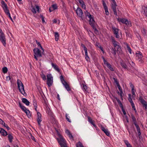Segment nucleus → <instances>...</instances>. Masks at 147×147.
Segmentation results:
<instances>
[{
  "label": "nucleus",
  "mask_w": 147,
  "mask_h": 147,
  "mask_svg": "<svg viewBox=\"0 0 147 147\" xmlns=\"http://www.w3.org/2000/svg\"><path fill=\"white\" fill-rule=\"evenodd\" d=\"M17 84L20 92L24 96H26V94L24 90V86L21 81L19 79H18Z\"/></svg>",
  "instance_id": "f257e3e1"
},
{
  "label": "nucleus",
  "mask_w": 147,
  "mask_h": 147,
  "mask_svg": "<svg viewBox=\"0 0 147 147\" xmlns=\"http://www.w3.org/2000/svg\"><path fill=\"white\" fill-rule=\"evenodd\" d=\"M57 140L61 147H67L66 141L61 135H59V138Z\"/></svg>",
  "instance_id": "f03ea898"
},
{
  "label": "nucleus",
  "mask_w": 147,
  "mask_h": 147,
  "mask_svg": "<svg viewBox=\"0 0 147 147\" xmlns=\"http://www.w3.org/2000/svg\"><path fill=\"white\" fill-rule=\"evenodd\" d=\"M111 39L114 48L116 49H117V51H119L121 50V47L119 43L118 42L116 41L115 38L113 37H111Z\"/></svg>",
  "instance_id": "7ed1b4c3"
},
{
  "label": "nucleus",
  "mask_w": 147,
  "mask_h": 147,
  "mask_svg": "<svg viewBox=\"0 0 147 147\" xmlns=\"http://www.w3.org/2000/svg\"><path fill=\"white\" fill-rule=\"evenodd\" d=\"M33 51L34 53V58L36 60H38V57H41L42 56L40 49L38 48H35Z\"/></svg>",
  "instance_id": "20e7f679"
},
{
  "label": "nucleus",
  "mask_w": 147,
  "mask_h": 147,
  "mask_svg": "<svg viewBox=\"0 0 147 147\" xmlns=\"http://www.w3.org/2000/svg\"><path fill=\"white\" fill-rule=\"evenodd\" d=\"M0 41L3 43V45L5 46L6 45V38L2 30L0 29Z\"/></svg>",
  "instance_id": "39448f33"
},
{
  "label": "nucleus",
  "mask_w": 147,
  "mask_h": 147,
  "mask_svg": "<svg viewBox=\"0 0 147 147\" xmlns=\"http://www.w3.org/2000/svg\"><path fill=\"white\" fill-rule=\"evenodd\" d=\"M89 18L90 19L89 23L90 25L93 28V29L94 30L95 32L97 34V32L98 33V31L94 26L95 22L93 18V16H92L90 18Z\"/></svg>",
  "instance_id": "423d86ee"
},
{
  "label": "nucleus",
  "mask_w": 147,
  "mask_h": 147,
  "mask_svg": "<svg viewBox=\"0 0 147 147\" xmlns=\"http://www.w3.org/2000/svg\"><path fill=\"white\" fill-rule=\"evenodd\" d=\"M47 84L49 87L51 86L53 83V77L51 74H48L47 75Z\"/></svg>",
  "instance_id": "0eeeda50"
},
{
  "label": "nucleus",
  "mask_w": 147,
  "mask_h": 147,
  "mask_svg": "<svg viewBox=\"0 0 147 147\" xmlns=\"http://www.w3.org/2000/svg\"><path fill=\"white\" fill-rule=\"evenodd\" d=\"M102 58L103 60L104 64L106 65L107 67L109 69L112 71H114V69L110 63H109L105 59L104 57L102 56Z\"/></svg>",
  "instance_id": "6e6552de"
},
{
  "label": "nucleus",
  "mask_w": 147,
  "mask_h": 147,
  "mask_svg": "<svg viewBox=\"0 0 147 147\" xmlns=\"http://www.w3.org/2000/svg\"><path fill=\"white\" fill-rule=\"evenodd\" d=\"M111 3V7L114 12V14L116 17L117 16V14L116 11V7L117 6V5L115 0L112 1Z\"/></svg>",
  "instance_id": "1a4fd4ad"
},
{
  "label": "nucleus",
  "mask_w": 147,
  "mask_h": 147,
  "mask_svg": "<svg viewBox=\"0 0 147 147\" xmlns=\"http://www.w3.org/2000/svg\"><path fill=\"white\" fill-rule=\"evenodd\" d=\"M1 3L2 5V7L5 13H8L9 11L8 9L7 6L5 3L3 1H2L1 2Z\"/></svg>",
  "instance_id": "9d476101"
},
{
  "label": "nucleus",
  "mask_w": 147,
  "mask_h": 147,
  "mask_svg": "<svg viewBox=\"0 0 147 147\" xmlns=\"http://www.w3.org/2000/svg\"><path fill=\"white\" fill-rule=\"evenodd\" d=\"M76 11L77 15L83 19L82 14L83 13L82 10L79 7H78L76 10Z\"/></svg>",
  "instance_id": "9b49d317"
},
{
  "label": "nucleus",
  "mask_w": 147,
  "mask_h": 147,
  "mask_svg": "<svg viewBox=\"0 0 147 147\" xmlns=\"http://www.w3.org/2000/svg\"><path fill=\"white\" fill-rule=\"evenodd\" d=\"M35 8L32 7V9H31L32 11L34 13H36V11L39 13V6L37 5H35Z\"/></svg>",
  "instance_id": "f8f14e48"
},
{
  "label": "nucleus",
  "mask_w": 147,
  "mask_h": 147,
  "mask_svg": "<svg viewBox=\"0 0 147 147\" xmlns=\"http://www.w3.org/2000/svg\"><path fill=\"white\" fill-rule=\"evenodd\" d=\"M114 79V80H115V82H116V84L117 85V86L118 87V88L119 89V91L120 92V96L121 97V98L122 99V97L123 96V91H122V89L121 88V87L120 86V85L116 81V80H115V79Z\"/></svg>",
  "instance_id": "ddd939ff"
},
{
  "label": "nucleus",
  "mask_w": 147,
  "mask_h": 147,
  "mask_svg": "<svg viewBox=\"0 0 147 147\" xmlns=\"http://www.w3.org/2000/svg\"><path fill=\"white\" fill-rule=\"evenodd\" d=\"M88 121L90 124H91L94 127H95L96 128H97V127L94 123H95L94 121L92 119H91V118L89 116L88 117Z\"/></svg>",
  "instance_id": "4468645a"
},
{
  "label": "nucleus",
  "mask_w": 147,
  "mask_h": 147,
  "mask_svg": "<svg viewBox=\"0 0 147 147\" xmlns=\"http://www.w3.org/2000/svg\"><path fill=\"white\" fill-rule=\"evenodd\" d=\"M101 129L107 136H109L110 134L107 129H105L102 126H101Z\"/></svg>",
  "instance_id": "2eb2a0df"
},
{
  "label": "nucleus",
  "mask_w": 147,
  "mask_h": 147,
  "mask_svg": "<svg viewBox=\"0 0 147 147\" xmlns=\"http://www.w3.org/2000/svg\"><path fill=\"white\" fill-rule=\"evenodd\" d=\"M46 111L47 113H48V114L49 115L52 117H53V113L51 111L50 109L49 108V107L47 105L46 106Z\"/></svg>",
  "instance_id": "dca6fc26"
},
{
  "label": "nucleus",
  "mask_w": 147,
  "mask_h": 147,
  "mask_svg": "<svg viewBox=\"0 0 147 147\" xmlns=\"http://www.w3.org/2000/svg\"><path fill=\"white\" fill-rule=\"evenodd\" d=\"M82 8L84 9H86V6L83 0H78Z\"/></svg>",
  "instance_id": "f3484780"
},
{
  "label": "nucleus",
  "mask_w": 147,
  "mask_h": 147,
  "mask_svg": "<svg viewBox=\"0 0 147 147\" xmlns=\"http://www.w3.org/2000/svg\"><path fill=\"white\" fill-rule=\"evenodd\" d=\"M142 13L147 18V7H142Z\"/></svg>",
  "instance_id": "a211bd4d"
},
{
  "label": "nucleus",
  "mask_w": 147,
  "mask_h": 147,
  "mask_svg": "<svg viewBox=\"0 0 147 147\" xmlns=\"http://www.w3.org/2000/svg\"><path fill=\"white\" fill-rule=\"evenodd\" d=\"M121 65L122 67L125 69L128 70V68L126 64L124 62L122 61L121 62Z\"/></svg>",
  "instance_id": "6ab92c4d"
},
{
  "label": "nucleus",
  "mask_w": 147,
  "mask_h": 147,
  "mask_svg": "<svg viewBox=\"0 0 147 147\" xmlns=\"http://www.w3.org/2000/svg\"><path fill=\"white\" fill-rule=\"evenodd\" d=\"M0 133L2 135L4 136H6L7 134V132L3 129L1 128H0Z\"/></svg>",
  "instance_id": "aec40b11"
},
{
  "label": "nucleus",
  "mask_w": 147,
  "mask_h": 147,
  "mask_svg": "<svg viewBox=\"0 0 147 147\" xmlns=\"http://www.w3.org/2000/svg\"><path fill=\"white\" fill-rule=\"evenodd\" d=\"M22 102L27 106H28L29 105V102L26 98H23Z\"/></svg>",
  "instance_id": "412c9836"
},
{
  "label": "nucleus",
  "mask_w": 147,
  "mask_h": 147,
  "mask_svg": "<svg viewBox=\"0 0 147 147\" xmlns=\"http://www.w3.org/2000/svg\"><path fill=\"white\" fill-rule=\"evenodd\" d=\"M51 65L52 67H53V68L58 72H59L60 71V69L58 68L57 65L53 63H51Z\"/></svg>",
  "instance_id": "4be33fe9"
},
{
  "label": "nucleus",
  "mask_w": 147,
  "mask_h": 147,
  "mask_svg": "<svg viewBox=\"0 0 147 147\" xmlns=\"http://www.w3.org/2000/svg\"><path fill=\"white\" fill-rule=\"evenodd\" d=\"M60 78L61 80L62 84L64 85V86L65 85H66L67 84V82L64 80V78L62 76H60Z\"/></svg>",
  "instance_id": "5701e85b"
},
{
  "label": "nucleus",
  "mask_w": 147,
  "mask_h": 147,
  "mask_svg": "<svg viewBox=\"0 0 147 147\" xmlns=\"http://www.w3.org/2000/svg\"><path fill=\"white\" fill-rule=\"evenodd\" d=\"M139 100L143 106L147 103L141 97L139 98Z\"/></svg>",
  "instance_id": "b1692460"
},
{
  "label": "nucleus",
  "mask_w": 147,
  "mask_h": 147,
  "mask_svg": "<svg viewBox=\"0 0 147 147\" xmlns=\"http://www.w3.org/2000/svg\"><path fill=\"white\" fill-rule=\"evenodd\" d=\"M127 20L125 18H121L118 19V20L119 21L121 22L122 23L125 24Z\"/></svg>",
  "instance_id": "393cba45"
},
{
  "label": "nucleus",
  "mask_w": 147,
  "mask_h": 147,
  "mask_svg": "<svg viewBox=\"0 0 147 147\" xmlns=\"http://www.w3.org/2000/svg\"><path fill=\"white\" fill-rule=\"evenodd\" d=\"M85 59L86 61H88L90 60V58L89 57L87 53V50H85Z\"/></svg>",
  "instance_id": "a878e982"
},
{
  "label": "nucleus",
  "mask_w": 147,
  "mask_h": 147,
  "mask_svg": "<svg viewBox=\"0 0 147 147\" xmlns=\"http://www.w3.org/2000/svg\"><path fill=\"white\" fill-rule=\"evenodd\" d=\"M19 104L20 107L21 109L24 112L26 111L27 110L26 109V108L24 106L22 105L20 102L19 103Z\"/></svg>",
  "instance_id": "bb28decb"
},
{
  "label": "nucleus",
  "mask_w": 147,
  "mask_h": 147,
  "mask_svg": "<svg viewBox=\"0 0 147 147\" xmlns=\"http://www.w3.org/2000/svg\"><path fill=\"white\" fill-rule=\"evenodd\" d=\"M124 142L125 144L126 145L127 147H132L131 144L127 140H125Z\"/></svg>",
  "instance_id": "cd10ccee"
},
{
  "label": "nucleus",
  "mask_w": 147,
  "mask_h": 147,
  "mask_svg": "<svg viewBox=\"0 0 147 147\" xmlns=\"http://www.w3.org/2000/svg\"><path fill=\"white\" fill-rule=\"evenodd\" d=\"M55 40L56 41H57L59 38V34L57 32H56L55 33Z\"/></svg>",
  "instance_id": "c85d7f7f"
},
{
  "label": "nucleus",
  "mask_w": 147,
  "mask_h": 147,
  "mask_svg": "<svg viewBox=\"0 0 147 147\" xmlns=\"http://www.w3.org/2000/svg\"><path fill=\"white\" fill-rule=\"evenodd\" d=\"M26 114L27 116L29 117L30 118L31 117V114L30 111L28 110H27L24 112Z\"/></svg>",
  "instance_id": "c756f323"
},
{
  "label": "nucleus",
  "mask_w": 147,
  "mask_h": 147,
  "mask_svg": "<svg viewBox=\"0 0 147 147\" xmlns=\"http://www.w3.org/2000/svg\"><path fill=\"white\" fill-rule=\"evenodd\" d=\"M112 30L113 31L114 34L118 33L119 29L115 27L112 28Z\"/></svg>",
  "instance_id": "7c9ffc66"
},
{
  "label": "nucleus",
  "mask_w": 147,
  "mask_h": 147,
  "mask_svg": "<svg viewBox=\"0 0 147 147\" xmlns=\"http://www.w3.org/2000/svg\"><path fill=\"white\" fill-rule=\"evenodd\" d=\"M131 118L132 119V120L133 121L134 124L135 125L137 124L136 119L135 116L133 115H131Z\"/></svg>",
  "instance_id": "2f4dec72"
},
{
  "label": "nucleus",
  "mask_w": 147,
  "mask_h": 147,
  "mask_svg": "<svg viewBox=\"0 0 147 147\" xmlns=\"http://www.w3.org/2000/svg\"><path fill=\"white\" fill-rule=\"evenodd\" d=\"M8 137L9 142H12V139L13 138V137L12 136L11 134H9L8 135Z\"/></svg>",
  "instance_id": "473e14b6"
},
{
  "label": "nucleus",
  "mask_w": 147,
  "mask_h": 147,
  "mask_svg": "<svg viewBox=\"0 0 147 147\" xmlns=\"http://www.w3.org/2000/svg\"><path fill=\"white\" fill-rule=\"evenodd\" d=\"M37 121L38 124L39 126H41L40 123L42 121V119L41 117L40 118H37Z\"/></svg>",
  "instance_id": "72a5a7b5"
},
{
  "label": "nucleus",
  "mask_w": 147,
  "mask_h": 147,
  "mask_svg": "<svg viewBox=\"0 0 147 147\" xmlns=\"http://www.w3.org/2000/svg\"><path fill=\"white\" fill-rule=\"evenodd\" d=\"M127 49L130 54H131V49L128 44H126Z\"/></svg>",
  "instance_id": "f704fd0d"
},
{
  "label": "nucleus",
  "mask_w": 147,
  "mask_h": 147,
  "mask_svg": "<svg viewBox=\"0 0 147 147\" xmlns=\"http://www.w3.org/2000/svg\"><path fill=\"white\" fill-rule=\"evenodd\" d=\"M126 22L125 24L126 25L128 26L131 27V23L130 21H129L127 20L126 21Z\"/></svg>",
  "instance_id": "c9c22d12"
},
{
  "label": "nucleus",
  "mask_w": 147,
  "mask_h": 147,
  "mask_svg": "<svg viewBox=\"0 0 147 147\" xmlns=\"http://www.w3.org/2000/svg\"><path fill=\"white\" fill-rule=\"evenodd\" d=\"M128 100L131 103L133 102L132 99L131 98V95L130 94H129L128 95Z\"/></svg>",
  "instance_id": "e433bc0d"
},
{
  "label": "nucleus",
  "mask_w": 147,
  "mask_h": 147,
  "mask_svg": "<svg viewBox=\"0 0 147 147\" xmlns=\"http://www.w3.org/2000/svg\"><path fill=\"white\" fill-rule=\"evenodd\" d=\"M85 15L86 17H88L89 18H90L92 16L91 15L90 13L88 12L87 11H86L85 12Z\"/></svg>",
  "instance_id": "4c0bfd02"
},
{
  "label": "nucleus",
  "mask_w": 147,
  "mask_h": 147,
  "mask_svg": "<svg viewBox=\"0 0 147 147\" xmlns=\"http://www.w3.org/2000/svg\"><path fill=\"white\" fill-rule=\"evenodd\" d=\"M41 77L43 79V80H46V76L45 75H44L43 73H42L40 75Z\"/></svg>",
  "instance_id": "58836bf2"
},
{
  "label": "nucleus",
  "mask_w": 147,
  "mask_h": 147,
  "mask_svg": "<svg viewBox=\"0 0 147 147\" xmlns=\"http://www.w3.org/2000/svg\"><path fill=\"white\" fill-rule=\"evenodd\" d=\"M66 88V89L67 90V91H69L71 89L69 87L68 84H67L66 85H65L64 86Z\"/></svg>",
  "instance_id": "ea45409f"
},
{
  "label": "nucleus",
  "mask_w": 147,
  "mask_h": 147,
  "mask_svg": "<svg viewBox=\"0 0 147 147\" xmlns=\"http://www.w3.org/2000/svg\"><path fill=\"white\" fill-rule=\"evenodd\" d=\"M87 89V86L83 84V86L82 88V89L84 91H86Z\"/></svg>",
  "instance_id": "a19ab883"
},
{
  "label": "nucleus",
  "mask_w": 147,
  "mask_h": 147,
  "mask_svg": "<svg viewBox=\"0 0 147 147\" xmlns=\"http://www.w3.org/2000/svg\"><path fill=\"white\" fill-rule=\"evenodd\" d=\"M3 73H6L7 71V68L6 67H4L3 68Z\"/></svg>",
  "instance_id": "79ce46f5"
},
{
  "label": "nucleus",
  "mask_w": 147,
  "mask_h": 147,
  "mask_svg": "<svg viewBox=\"0 0 147 147\" xmlns=\"http://www.w3.org/2000/svg\"><path fill=\"white\" fill-rule=\"evenodd\" d=\"M51 7L53 9V10H54L57 9V7L56 4H53L52 5Z\"/></svg>",
  "instance_id": "37998d69"
},
{
  "label": "nucleus",
  "mask_w": 147,
  "mask_h": 147,
  "mask_svg": "<svg viewBox=\"0 0 147 147\" xmlns=\"http://www.w3.org/2000/svg\"><path fill=\"white\" fill-rule=\"evenodd\" d=\"M33 105L34 106V107H37V102L36 100H33Z\"/></svg>",
  "instance_id": "c03bdc74"
},
{
  "label": "nucleus",
  "mask_w": 147,
  "mask_h": 147,
  "mask_svg": "<svg viewBox=\"0 0 147 147\" xmlns=\"http://www.w3.org/2000/svg\"><path fill=\"white\" fill-rule=\"evenodd\" d=\"M7 16H8L9 17V18L10 19H11V21L12 22H13V20L12 19V18H11V15H10V13H9V12H8V13H5Z\"/></svg>",
  "instance_id": "a18cd8bd"
},
{
  "label": "nucleus",
  "mask_w": 147,
  "mask_h": 147,
  "mask_svg": "<svg viewBox=\"0 0 147 147\" xmlns=\"http://www.w3.org/2000/svg\"><path fill=\"white\" fill-rule=\"evenodd\" d=\"M36 43L39 46H40V47L41 49H42L43 51V52L44 51V50H43V48H42V46L40 44V42H38L37 40H36Z\"/></svg>",
  "instance_id": "49530a36"
},
{
  "label": "nucleus",
  "mask_w": 147,
  "mask_h": 147,
  "mask_svg": "<svg viewBox=\"0 0 147 147\" xmlns=\"http://www.w3.org/2000/svg\"><path fill=\"white\" fill-rule=\"evenodd\" d=\"M141 32L145 36L146 35V31L144 28H142V30Z\"/></svg>",
  "instance_id": "de8ad7c7"
},
{
  "label": "nucleus",
  "mask_w": 147,
  "mask_h": 147,
  "mask_svg": "<svg viewBox=\"0 0 147 147\" xmlns=\"http://www.w3.org/2000/svg\"><path fill=\"white\" fill-rule=\"evenodd\" d=\"M116 49L115 48H114V49H113V52H112V53L114 55H115L116 54V52L117 50H116Z\"/></svg>",
  "instance_id": "09e8293b"
},
{
  "label": "nucleus",
  "mask_w": 147,
  "mask_h": 147,
  "mask_svg": "<svg viewBox=\"0 0 147 147\" xmlns=\"http://www.w3.org/2000/svg\"><path fill=\"white\" fill-rule=\"evenodd\" d=\"M104 9L105 10V13H106V15H109V12L108 11V8L107 7L106 8H105Z\"/></svg>",
  "instance_id": "8fccbe9b"
},
{
  "label": "nucleus",
  "mask_w": 147,
  "mask_h": 147,
  "mask_svg": "<svg viewBox=\"0 0 147 147\" xmlns=\"http://www.w3.org/2000/svg\"><path fill=\"white\" fill-rule=\"evenodd\" d=\"M135 125L136 127L137 132L140 131V129L139 126L137 124H135Z\"/></svg>",
  "instance_id": "3c124183"
},
{
  "label": "nucleus",
  "mask_w": 147,
  "mask_h": 147,
  "mask_svg": "<svg viewBox=\"0 0 147 147\" xmlns=\"http://www.w3.org/2000/svg\"><path fill=\"white\" fill-rule=\"evenodd\" d=\"M81 47L84 48V51L87 50L86 47L82 43L81 44Z\"/></svg>",
  "instance_id": "603ef678"
},
{
  "label": "nucleus",
  "mask_w": 147,
  "mask_h": 147,
  "mask_svg": "<svg viewBox=\"0 0 147 147\" xmlns=\"http://www.w3.org/2000/svg\"><path fill=\"white\" fill-rule=\"evenodd\" d=\"M68 136L70 139L74 140V139L73 136L72 135L71 133L70 134H69Z\"/></svg>",
  "instance_id": "864d4df0"
},
{
  "label": "nucleus",
  "mask_w": 147,
  "mask_h": 147,
  "mask_svg": "<svg viewBox=\"0 0 147 147\" xmlns=\"http://www.w3.org/2000/svg\"><path fill=\"white\" fill-rule=\"evenodd\" d=\"M40 17L41 18L42 20L43 23H44V22L45 23V20L44 17H43V16L42 15H40Z\"/></svg>",
  "instance_id": "5fc2aeb1"
},
{
  "label": "nucleus",
  "mask_w": 147,
  "mask_h": 147,
  "mask_svg": "<svg viewBox=\"0 0 147 147\" xmlns=\"http://www.w3.org/2000/svg\"><path fill=\"white\" fill-rule=\"evenodd\" d=\"M65 117L66 119L67 120V121H69V122L71 123V121L69 119V118L68 117V115L66 114Z\"/></svg>",
  "instance_id": "6e6d98bb"
},
{
  "label": "nucleus",
  "mask_w": 147,
  "mask_h": 147,
  "mask_svg": "<svg viewBox=\"0 0 147 147\" xmlns=\"http://www.w3.org/2000/svg\"><path fill=\"white\" fill-rule=\"evenodd\" d=\"M37 118L41 117V114L39 112H38L37 113Z\"/></svg>",
  "instance_id": "4d7b16f0"
},
{
  "label": "nucleus",
  "mask_w": 147,
  "mask_h": 147,
  "mask_svg": "<svg viewBox=\"0 0 147 147\" xmlns=\"http://www.w3.org/2000/svg\"><path fill=\"white\" fill-rule=\"evenodd\" d=\"M115 35L116 37L117 38H119L120 36L119 34L118 33L114 34Z\"/></svg>",
  "instance_id": "13d9d810"
},
{
  "label": "nucleus",
  "mask_w": 147,
  "mask_h": 147,
  "mask_svg": "<svg viewBox=\"0 0 147 147\" xmlns=\"http://www.w3.org/2000/svg\"><path fill=\"white\" fill-rule=\"evenodd\" d=\"M135 91L134 89H131V93L132 95H136L135 93Z\"/></svg>",
  "instance_id": "bf43d9fd"
},
{
  "label": "nucleus",
  "mask_w": 147,
  "mask_h": 147,
  "mask_svg": "<svg viewBox=\"0 0 147 147\" xmlns=\"http://www.w3.org/2000/svg\"><path fill=\"white\" fill-rule=\"evenodd\" d=\"M65 133L68 135L71 133L70 131L68 129H66L65 130Z\"/></svg>",
  "instance_id": "052dcab7"
},
{
  "label": "nucleus",
  "mask_w": 147,
  "mask_h": 147,
  "mask_svg": "<svg viewBox=\"0 0 147 147\" xmlns=\"http://www.w3.org/2000/svg\"><path fill=\"white\" fill-rule=\"evenodd\" d=\"M103 5L104 9L107 7L106 3L104 2H103Z\"/></svg>",
  "instance_id": "680f3d73"
},
{
  "label": "nucleus",
  "mask_w": 147,
  "mask_h": 147,
  "mask_svg": "<svg viewBox=\"0 0 147 147\" xmlns=\"http://www.w3.org/2000/svg\"><path fill=\"white\" fill-rule=\"evenodd\" d=\"M4 126L8 130L10 128L9 127V126L7 124H5V125H4Z\"/></svg>",
  "instance_id": "e2e57ef3"
},
{
  "label": "nucleus",
  "mask_w": 147,
  "mask_h": 147,
  "mask_svg": "<svg viewBox=\"0 0 147 147\" xmlns=\"http://www.w3.org/2000/svg\"><path fill=\"white\" fill-rule=\"evenodd\" d=\"M131 106L132 107V108L133 109H134V108H135V105H134V102L132 103H131Z\"/></svg>",
  "instance_id": "0e129e2a"
},
{
  "label": "nucleus",
  "mask_w": 147,
  "mask_h": 147,
  "mask_svg": "<svg viewBox=\"0 0 147 147\" xmlns=\"http://www.w3.org/2000/svg\"><path fill=\"white\" fill-rule=\"evenodd\" d=\"M116 99L117 100L118 102L119 103L120 105H122V104L121 101H120V100L119 99H118L117 98H116Z\"/></svg>",
  "instance_id": "69168bd1"
},
{
  "label": "nucleus",
  "mask_w": 147,
  "mask_h": 147,
  "mask_svg": "<svg viewBox=\"0 0 147 147\" xmlns=\"http://www.w3.org/2000/svg\"><path fill=\"white\" fill-rule=\"evenodd\" d=\"M31 138L32 140L36 142L34 137V136H32L31 135Z\"/></svg>",
  "instance_id": "338daca9"
},
{
  "label": "nucleus",
  "mask_w": 147,
  "mask_h": 147,
  "mask_svg": "<svg viewBox=\"0 0 147 147\" xmlns=\"http://www.w3.org/2000/svg\"><path fill=\"white\" fill-rule=\"evenodd\" d=\"M49 10L50 12H51L52 11L54 10H53V9L52 8V7H49Z\"/></svg>",
  "instance_id": "774afa93"
}]
</instances>
